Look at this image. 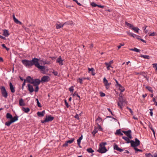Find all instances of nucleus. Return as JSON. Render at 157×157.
I'll return each mask as SVG.
<instances>
[{
	"instance_id": "54",
	"label": "nucleus",
	"mask_w": 157,
	"mask_h": 157,
	"mask_svg": "<svg viewBox=\"0 0 157 157\" xmlns=\"http://www.w3.org/2000/svg\"><path fill=\"white\" fill-rule=\"evenodd\" d=\"M88 70L89 71H91V72H93L94 71V69L93 67H91V68H90L88 67Z\"/></svg>"
},
{
	"instance_id": "28",
	"label": "nucleus",
	"mask_w": 157,
	"mask_h": 157,
	"mask_svg": "<svg viewBox=\"0 0 157 157\" xmlns=\"http://www.w3.org/2000/svg\"><path fill=\"white\" fill-rule=\"evenodd\" d=\"M146 88L149 91L151 92V93H153V90H152V88L151 87L148 86H146Z\"/></svg>"
},
{
	"instance_id": "58",
	"label": "nucleus",
	"mask_w": 157,
	"mask_h": 157,
	"mask_svg": "<svg viewBox=\"0 0 157 157\" xmlns=\"http://www.w3.org/2000/svg\"><path fill=\"white\" fill-rule=\"evenodd\" d=\"M75 118L78 120L79 119V117L78 115L77 114H76V115L75 116Z\"/></svg>"
},
{
	"instance_id": "26",
	"label": "nucleus",
	"mask_w": 157,
	"mask_h": 157,
	"mask_svg": "<svg viewBox=\"0 0 157 157\" xmlns=\"http://www.w3.org/2000/svg\"><path fill=\"white\" fill-rule=\"evenodd\" d=\"M140 57L144 58V59H149L150 56L148 55H141Z\"/></svg>"
},
{
	"instance_id": "48",
	"label": "nucleus",
	"mask_w": 157,
	"mask_h": 157,
	"mask_svg": "<svg viewBox=\"0 0 157 157\" xmlns=\"http://www.w3.org/2000/svg\"><path fill=\"white\" fill-rule=\"evenodd\" d=\"M96 121H99V122H101L102 121V119L100 116H98L96 120Z\"/></svg>"
},
{
	"instance_id": "15",
	"label": "nucleus",
	"mask_w": 157,
	"mask_h": 157,
	"mask_svg": "<svg viewBox=\"0 0 157 157\" xmlns=\"http://www.w3.org/2000/svg\"><path fill=\"white\" fill-rule=\"evenodd\" d=\"M26 82H28L30 84H32V82L33 81L34 79L33 78H32L30 76H28L26 78Z\"/></svg>"
},
{
	"instance_id": "51",
	"label": "nucleus",
	"mask_w": 157,
	"mask_h": 157,
	"mask_svg": "<svg viewBox=\"0 0 157 157\" xmlns=\"http://www.w3.org/2000/svg\"><path fill=\"white\" fill-rule=\"evenodd\" d=\"M73 1L75 2L79 6H81L82 5L79 2H78L77 0H72Z\"/></svg>"
},
{
	"instance_id": "27",
	"label": "nucleus",
	"mask_w": 157,
	"mask_h": 157,
	"mask_svg": "<svg viewBox=\"0 0 157 157\" xmlns=\"http://www.w3.org/2000/svg\"><path fill=\"white\" fill-rule=\"evenodd\" d=\"M125 24L127 25V26L129 27V29H132V28L134 26L133 25L131 24L130 23H128L127 22H125Z\"/></svg>"
},
{
	"instance_id": "10",
	"label": "nucleus",
	"mask_w": 157,
	"mask_h": 157,
	"mask_svg": "<svg viewBox=\"0 0 157 157\" xmlns=\"http://www.w3.org/2000/svg\"><path fill=\"white\" fill-rule=\"evenodd\" d=\"M114 80L116 83V86H118L119 87L120 90L121 92L124 91L125 90L124 88L121 84H119L118 82L116 79H114Z\"/></svg>"
},
{
	"instance_id": "43",
	"label": "nucleus",
	"mask_w": 157,
	"mask_h": 157,
	"mask_svg": "<svg viewBox=\"0 0 157 157\" xmlns=\"http://www.w3.org/2000/svg\"><path fill=\"white\" fill-rule=\"evenodd\" d=\"M97 128L96 127H95L94 130L92 132V133H94V134H96L98 132V131L97 130Z\"/></svg>"
},
{
	"instance_id": "46",
	"label": "nucleus",
	"mask_w": 157,
	"mask_h": 157,
	"mask_svg": "<svg viewBox=\"0 0 157 157\" xmlns=\"http://www.w3.org/2000/svg\"><path fill=\"white\" fill-rule=\"evenodd\" d=\"M127 108L129 111V112L131 113L132 115H133V112L132 111V109L131 108H129L128 107H127Z\"/></svg>"
},
{
	"instance_id": "32",
	"label": "nucleus",
	"mask_w": 157,
	"mask_h": 157,
	"mask_svg": "<svg viewBox=\"0 0 157 157\" xmlns=\"http://www.w3.org/2000/svg\"><path fill=\"white\" fill-rule=\"evenodd\" d=\"M0 89L1 90V93L6 91L5 87L4 86H1Z\"/></svg>"
},
{
	"instance_id": "52",
	"label": "nucleus",
	"mask_w": 157,
	"mask_h": 157,
	"mask_svg": "<svg viewBox=\"0 0 157 157\" xmlns=\"http://www.w3.org/2000/svg\"><path fill=\"white\" fill-rule=\"evenodd\" d=\"M69 90L70 92H73L74 91L73 86H71L69 88Z\"/></svg>"
},
{
	"instance_id": "53",
	"label": "nucleus",
	"mask_w": 157,
	"mask_h": 157,
	"mask_svg": "<svg viewBox=\"0 0 157 157\" xmlns=\"http://www.w3.org/2000/svg\"><path fill=\"white\" fill-rule=\"evenodd\" d=\"M134 51L136 52H140V50L136 48H134Z\"/></svg>"
},
{
	"instance_id": "22",
	"label": "nucleus",
	"mask_w": 157,
	"mask_h": 157,
	"mask_svg": "<svg viewBox=\"0 0 157 157\" xmlns=\"http://www.w3.org/2000/svg\"><path fill=\"white\" fill-rule=\"evenodd\" d=\"M19 104L20 106H25V104L24 103V100L22 98H21L19 100Z\"/></svg>"
},
{
	"instance_id": "57",
	"label": "nucleus",
	"mask_w": 157,
	"mask_h": 157,
	"mask_svg": "<svg viewBox=\"0 0 157 157\" xmlns=\"http://www.w3.org/2000/svg\"><path fill=\"white\" fill-rule=\"evenodd\" d=\"M68 143H67V142L66 141L65 142V143L64 144H63L62 146L63 147H67L68 146Z\"/></svg>"
},
{
	"instance_id": "8",
	"label": "nucleus",
	"mask_w": 157,
	"mask_h": 157,
	"mask_svg": "<svg viewBox=\"0 0 157 157\" xmlns=\"http://www.w3.org/2000/svg\"><path fill=\"white\" fill-rule=\"evenodd\" d=\"M40 80L38 78L34 79V80L32 82V84L34 86H38L41 82Z\"/></svg>"
},
{
	"instance_id": "29",
	"label": "nucleus",
	"mask_w": 157,
	"mask_h": 157,
	"mask_svg": "<svg viewBox=\"0 0 157 157\" xmlns=\"http://www.w3.org/2000/svg\"><path fill=\"white\" fill-rule=\"evenodd\" d=\"M127 34L129 36L133 37L134 38L135 37L136 34H135L134 33H132L130 32H127Z\"/></svg>"
},
{
	"instance_id": "61",
	"label": "nucleus",
	"mask_w": 157,
	"mask_h": 157,
	"mask_svg": "<svg viewBox=\"0 0 157 157\" xmlns=\"http://www.w3.org/2000/svg\"><path fill=\"white\" fill-rule=\"evenodd\" d=\"M153 67L154 68L157 67V63H154L152 64Z\"/></svg>"
},
{
	"instance_id": "40",
	"label": "nucleus",
	"mask_w": 157,
	"mask_h": 157,
	"mask_svg": "<svg viewBox=\"0 0 157 157\" xmlns=\"http://www.w3.org/2000/svg\"><path fill=\"white\" fill-rule=\"evenodd\" d=\"M76 96L78 98H80V96L78 95V94L76 91H75L73 94V96Z\"/></svg>"
},
{
	"instance_id": "50",
	"label": "nucleus",
	"mask_w": 157,
	"mask_h": 157,
	"mask_svg": "<svg viewBox=\"0 0 157 157\" xmlns=\"http://www.w3.org/2000/svg\"><path fill=\"white\" fill-rule=\"evenodd\" d=\"M99 94H100V96L101 97H104L105 95V94L104 93L102 92H100Z\"/></svg>"
},
{
	"instance_id": "60",
	"label": "nucleus",
	"mask_w": 157,
	"mask_h": 157,
	"mask_svg": "<svg viewBox=\"0 0 157 157\" xmlns=\"http://www.w3.org/2000/svg\"><path fill=\"white\" fill-rule=\"evenodd\" d=\"M135 37H136V39H138V40H140V39H141V38H140V37H141L140 36H139V35H136L135 36Z\"/></svg>"
},
{
	"instance_id": "21",
	"label": "nucleus",
	"mask_w": 157,
	"mask_h": 157,
	"mask_svg": "<svg viewBox=\"0 0 157 157\" xmlns=\"http://www.w3.org/2000/svg\"><path fill=\"white\" fill-rule=\"evenodd\" d=\"M40 62L42 63V64L44 65H45L46 64L49 65L51 64L50 61H44L43 59L40 60Z\"/></svg>"
},
{
	"instance_id": "49",
	"label": "nucleus",
	"mask_w": 157,
	"mask_h": 157,
	"mask_svg": "<svg viewBox=\"0 0 157 157\" xmlns=\"http://www.w3.org/2000/svg\"><path fill=\"white\" fill-rule=\"evenodd\" d=\"M64 102L65 104L66 105V107L67 108H68L70 105H69L68 103H67L66 100H64Z\"/></svg>"
},
{
	"instance_id": "24",
	"label": "nucleus",
	"mask_w": 157,
	"mask_h": 157,
	"mask_svg": "<svg viewBox=\"0 0 157 157\" xmlns=\"http://www.w3.org/2000/svg\"><path fill=\"white\" fill-rule=\"evenodd\" d=\"M22 110L26 113H28L30 111V109L28 107L25 108L24 107H22Z\"/></svg>"
},
{
	"instance_id": "45",
	"label": "nucleus",
	"mask_w": 157,
	"mask_h": 157,
	"mask_svg": "<svg viewBox=\"0 0 157 157\" xmlns=\"http://www.w3.org/2000/svg\"><path fill=\"white\" fill-rule=\"evenodd\" d=\"M149 35L150 36H154L156 35V33L155 32H153L152 33H150Z\"/></svg>"
},
{
	"instance_id": "31",
	"label": "nucleus",
	"mask_w": 157,
	"mask_h": 157,
	"mask_svg": "<svg viewBox=\"0 0 157 157\" xmlns=\"http://www.w3.org/2000/svg\"><path fill=\"white\" fill-rule=\"evenodd\" d=\"M86 151L89 153H92L93 152H94V151L93 150L92 148H88L86 150Z\"/></svg>"
},
{
	"instance_id": "7",
	"label": "nucleus",
	"mask_w": 157,
	"mask_h": 157,
	"mask_svg": "<svg viewBox=\"0 0 157 157\" xmlns=\"http://www.w3.org/2000/svg\"><path fill=\"white\" fill-rule=\"evenodd\" d=\"M103 83L106 89L108 90L109 88L110 85L111 84L110 82L108 83V80L106 79L105 77L103 79Z\"/></svg>"
},
{
	"instance_id": "34",
	"label": "nucleus",
	"mask_w": 157,
	"mask_h": 157,
	"mask_svg": "<svg viewBox=\"0 0 157 157\" xmlns=\"http://www.w3.org/2000/svg\"><path fill=\"white\" fill-rule=\"evenodd\" d=\"M83 79L82 78H79L77 80V82H79L80 84H82V83Z\"/></svg>"
},
{
	"instance_id": "12",
	"label": "nucleus",
	"mask_w": 157,
	"mask_h": 157,
	"mask_svg": "<svg viewBox=\"0 0 157 157\" xmlns=\"http://www.w3.org/2000/svg\"><path fill=\"white\" fill-rule=\"evenodd\" d=\"M45 119L47 122H48L52 121L54 119V117L51 115H49L48 116H46Z\"/></svg>"
},
{
	"instance_id": "3",
	"label": "nucleus",
	"mask_w": 157,
	"mask_h": 157,
	"mask_svg": "<svg viewBox=\"0 0 157 157\" xmlns=\"http://www.w3.org/2000/svg\"><path fill=\"white\" fill-rule=\"evenodd\" d=\"M106 144L107 143L106 142H102L100 143L99 149L97 150V151L101 154L106 152L108 150L105 146Z\"/></svg>"
},
{
	"instance_id": "47",
	"label": "nucleus",
	"mask_w": 157,
	"mask_h": 157,
	"mask_svg": "<svg viewBox=\"0 0 157 157\" xmlns=\"http://www.w3.org/2000/svg\"><path fill=\"white\" fill-rule=\"evenodd\" d=\"M91 5L93 7H95L97 6L98 5L96 4L94 2H93L91 4Z\"/></svg>"
},
{
	"instance_id": "9",
	"label": "nucleus",
	"mask_w": 157,
	"mask_h": 157,
	"mask_svg": "<svg viewBox=\"0 0 157 157\" xmlns=\"http://www.w3.org/2000/svg\"><path fill=\"white\" fill-rule=\"evenodd\" d=\"M50 78L48 76H43L41 78L40 81L42 82H47L49 81Z\"/></svg>"
},
{
	"instance_id": "17",
	"label": "nucleus",
	"mask_w": 157,
	"mask_h": 157,
	"mask_svg": "<svg viewBox=\"0 0 157 157\" xmlns=\"http://www.w3.org/2000/svg\"><path fill=\"white\" fill-rule=\"evenodd\" d=\"M3 35L6 36L7 37L10 35V33H9V32L8 30L7 29H4L3 30Z\"/></svg>"
},
{
	"instance_id": "5",
	"label": "nucleus",
	"mask_w": 157,
	"mask_h": 157,
	"mask_svg": "<svg viewBox=\"0 0 157 157\" xmlns=\"http://www.w3.org/2000/svg\"><path fill=\"white\" fill-rule=\"evenodd\" d=\"M118 99L119 102L117 103L118 105L121 109H122L124 106L123 105V103L125 102V100L124 99V98H123L122 96L120 95H119Z\"/></svg>"
},
{
	"instance_id": "42",
	"label": "nucleus",
	"mask_w": 157,
	"mask_h": 157,
	"mask_svg": "<svg viewBox=\"0 0 157 157\" xmlns=\"http://www.w3.org/2000/svg\"><path fill=\"white\" fill-rule=\"evenodd\" d=\"M2 47H3L4 48H5L6 50L7 51H9V48H7L5 44H2Z\"/></svg>"
},
{
	"instance_id": "30",
	"label": "nucleus",
	"mask_w": 157,
	"mask_h": 157,
	"mask_svg": "<svg viewBox=\"0 0 157 157\" xmlns=\"http://www.w3.org/2000/svg\"><path fill=\"white\" fill-rule=\"evenodd\" d=\"M2 96L5 98H7L8 97V93L7 91L2 93Z\"/></svg>"
},
{
	"instance_id": "2",
	"label": "nucleus",
	"mask_w": 157,
	"mask_h": 157,
	"mask_svg": "<svg viewBox=\"0 0 157 157\" xmlns=\"http://www.w3.org/2000/svg\"><path fill=\"white\" fill-rule=\"evenodd\" d=\"M6 117L7 119H10V121L6 122L5 123V125L8 127L10 126L11 124L18 120V117L17 115H16L13 117L12 115L9 113H6Z\"/></svg>"
},
{
	"instance_id": "25",
	"label": "nucleus",
	"mask_w": 157,
	"mask_h": 157,
	"mask_svg": "<svg viewBox=\"0 0 157 157\" xmlns=\"http://www.w3.org/2000/svg\"><path fill=\"white\" fill-rule=\"evenodd\" d=\"M132 29L134 30L136 33H138L139 31V29L137 27H135L134 26L132 28Z\"/></svg>"
},
{
	"instance_id": "59",
	"label": "nucleus",
	"mask_w": 157,
	"mask_h": 157,
	"mask_svg": "<svg viewBox=\"0 0 157 157\" xmlns=\"http://www.w3.org/2000/svg\"><path fill=\"white\" fill-rule=\"evenodd\" d=\"M65 6L67 8H69V9H70L71 8V7H73V6H71L68 5L67 4L65 5Z\"/></svg>"
},
{
	"instance_id": "19",
	"label": "nucleus",
	"mask_w": 157,
	"mask_h": 157,
	"mask_svg": "<svg viewBox=\"0 0 157 157\" xmlns=\"http://www.w3.org/2000/svg\"><path fill=\"white\" fill-rule=\"evenodd\" d=\"M58 22L59 23V24L56 23V29H58L60 28H62L64 25V24H62L61 23H60V22Z\"/></svg>"
},
{
	"instance_id": "13",
	"label": "nucleus",
	"mask_w": 157,
	"mask_h": 157,
	"mask_svg": "<svg viewBox=\"0 0 157 157\" xmlns=\"http://www.w3.org/2000/svg\"><path fill=\"white\" fill-rule=\"evenodd\" d=\"M113 62V60H112L110 61L109 63H105V64L106 66L107 67V69L108 70H110L109 67H110L112 68L113 67H112L111 66V65L112 64Z\"/></svg>"
},
{
	"instance_id": "62",
	"label": "nucleus",
	"mask_w": 157,
	"mask_h": 157,
	"mask_svg": "<svg viewBox=\"0 0 157 157\" xmlns=\"http://www.w3.org/2000/svg\"><path fill=\"white\" fill-rule=\"evenodd\" d=\"M19 21L17 19H15V20L14 21V22L17 24H18Z\"/></svg>"
},
{
	"instance_id": "55",
	"label": "nucleus",
	"mask_w": 157,
	"mask_h": 157,
	"mask_svg": "<svg viewBox=\"0 0 157 157\" xmlns=\"http://www.w3.org/2000/svg\"><path fill=\"white\" fill-rule=\"evenodd\" d=\"M145 155L146 157H150L151 156V155H152L150 153H146Z\"/></svg>"
},
{
	"instance_id": "6",
	"label": "nucleus",
	"mask_w": 157,
	"mask_h": 157,
	"mask_svg": "<svg viewBox=\"0 0 157 157\" xmlns=\"http://www.w3.org/2000/svg\"><path fill=\"white\" fill-rule=\"evenodd\" d=\"M122 132L129 138H130V139L132 138V131L131 130H129L128 131H122Z\"/></svg>"
},
{
	"instance_id": "35",
	"label": "nucleus",
	"mask_w": 157,
	"mask_h": 157,
	"mask_svg": "<svg viewBox=\"0 0 157 157\" xmlns=\"http://www.w3.org/2000/svg\"><path fill=\"white\" fill-rule=\"evenodd\" d=\"M121 133V129H119L116 130V132L115 134V135H119V134H120Z\"/></svg>"
},
{
	"instance_id": "1",
	"label": "nucleus",
	"mask_w": 157,
	"mask_h": 157,
	"mask_svg": "<svg viewBox=\"0 0 157 157\" xmlns=\"http://www.w3.org/2000/svg\"><path fill=\"white\" fill-rule=\"evenodd\" d=\"M40 60L38 58H34L32 60H29L27 59H23L22 60V63L25 67H31L33 65L40 70L43 71H44L45 70V67L40 65L39 63Z\"/></svg>"
},
{
	"instance_id": "39",
	"label": "nucleus",
	"mask_w": 157,
	"mask_h": 157,
	"mask_svg": "<svg viewBox=\"0 0 157 157\" xmlns=\"http://www.w3.org/2000/svg\"><path fill=\"white\" fill-rule=\"evenodd\" d=\"M83 138V136L82 135L77 140V142H78L79 143H81V140H82Z\"/></svg>"
},
{
	"instance_id": "36",
	"label": "nucleus",
	"mask_w": 157,
	"mask_h": 157,
	"mask_svg": "<svg viewBox=\"0 0 157 157\" xmlns=\"http://www.w3.org/2000/svg\"><path fill=\"white\" fill-rule=\"evenodd\" d=\"M72 24V21H68L66 22H65L63 24L64 25H71Z\"/></svg>"
},
{
	"instance_id": "56",
	"label": "nucleus",
	"mask_w": 157,
	"mask_h": 157,
	"mask_svg": "<svg viewBox=\"0 0 157 157\" xmlns=\"http://www.w3.org/2000/svg\"><path fill=\"white\" fill-rule=\"evenodd\" d=\"M54 75L55 76H57L58 75V73L56 71H54L52 72Z\"/></svg>"
},
{
	"instance_id": "16",
	"label": "nucleus",
	"mask_w": 157,
	"mask_h": 157,
	"mask_svg": "<svg viewBox=\"0 0 157 157\" xmlns=\"http://www.w3.org/2000/svg\"><path fill=\"white\" fill-rule=\"evenodd\" d=\"M27 86L28 87L27 89L29 91L30 93H32L34 91L33 87L32 85L30 84H28Z\"/></svg>"
},
{
	"instance_id": "14",
	"label": "nucleus",
	"mask_w": 157,
	"mask_h": 157,
	"mask_svg": "<svg viewBox=\"0 0 157 157\" xmlns=\"http://www.w3.org/2000/svg\"><path fill=\"white\" fill-rule=\"evenodd\" d=\"M56 62L58 63L60 65L62 66L63 65V60L61 58V56H59L56 59Z\"/></svg>"
},
{
	"instance_id": "33",
	"label": "nucleus",
	"mask_w": 157,
	"mask_h": 157,
	"mask_svg": "<svg viewBox=\"0 0 157 157\" xmlns=\"http://www.w3.org/2000/svg\"><path fill=\"white\" fill-rule=\"evenodd\" d=\"M36 101L37 105L39 107H41V105L38 99V98H36Z\"/></svg>"
},
{
	"instance_id": "38",
	"label": "nucleus",
	"mask_w": 157,
	"mask_h": 157,
	"mask_svg": "<svg viewBox=\"0 0 157 157\" xmlns=\"http://www.w3.org/2000/svg\"><path fill=\"white\" fill-rule=\"evenodd\" d=\"M134 150L135 151V153H136L138 151H140L141 152H142L143 151V150L141 149H140L137 148V147L136 148H135Z\"/></svg>"
},
{
	"instance_id": "64",
	"label": "nucleus",
	"mask_w": 157,
	"mask_h": 157,
	"mask_svg": "<svg viewBox=\"0 0 157 157\" xmlns=\"http://www.w3.org/2000/svg\"><path fill=\"white\" fill-rule=\"evenodd\" d=\"M151 157H157V154H155L151 155Z\"/></svg>"
},
{
	"instance_id": "44",
	"label": "nucleus",
	"mask_w": 157,
	"mask_h": 157,
	"mask_svg": "<svg viewBox=\"0 0 157 157\" xmlns=\"http://www.w3.org/2000/svg\"><path fill=\"white\" fill-rule=\"evenodd\" d=\"M35 86V90H34V91L36 92H37L39 90V86Z\"/></svg>"
},
{
	"instance_id": "23",
	"label": "nucleus",
	"mask_w": 157,
	"mask_h": 157,
	"mask_svg": "<svg viewBox=\"0 0 157 157\" xmlns=\"http://www.w3.org/2000/svg\"><path fill=\"white\" fill-rule=\"evenodd\" d=\"M122 138L127 142V143L128 144L130 143L131 140H130L129 139H130V138H129L128 137H127L124 136H123Z\"/></svg>"
},
{
	"instance_id": "4",
	"label": "nucleus",
	"mask_w": 157,
	"mask_h": 157,
	"mask_svg": "<svg viewBox=\"0 0 157 157\" xmlns=\"http://www.w3.org/2000/svg\"><path fill=\"white\" fill-rule=\"evenodd\" d=\"M135 141L132 140H131L130 142L131 143V146L133 147L134 149L140 145V141L137 138H135Z\"/></svg>"
},
{
	"instance_id": "18",
	"label": "nucleus",
	"mask_w": 157,
	"mask_h": 157,
	"mask_svg": "<svg viewBox=\"0 0 157 157\" xmlns=\"http://www.w3.org/2000/svg\"><path fill=\"white\" fill-rule=\"evenodd\" d=\"M10 87L11 91L12 93H14L15 91V88L13 87L11 82L10 83Z\"/></svg>"
},
{
	"instance_id": "37",
	"label": "nucleus",
	"mask_w": 157,
	"mask_h": 157,
	"mask_svg": "<svg viewBox=\"0 0 157 157\" xmlns=\"http://www.w3.org/2000/svg\"><path fill=\"white\" fill-rule=\"evenodd\" d=\"M74 140L75 139L74 138H71L70 140H68L67 141L68 144H71L73 142Z\"/></svg>"
},
{
	"instance_id": "11",
	"label": "nucleus",
	"mask_w": 157,
	"mask_h": 157,
	"mask_svg": "<svg viewBox=\"0 0 157 157\" xmlns=\"http://www.w3.org/2000/svg\"><path fill=\"white\" fill-rule=\"evenodd\" d=\"M113 149L118 151L121 152L124 151L123 149H121L119 147L118 145L115 143L114 144Z\"/></svg>"
},
{
	"instance_id": "63",
	"label": "nucleus",
	"mask_w": 157,
	"mask_h": 157,
	"mask_svg": "<svg viewBox=\"0 0 157 157\" xmlns=\"http://www.w3.org/2000/svg\"><path fill=\"white\" fill-rule=\"evenodd\" d=\"M19 21L17 19H15V20L14 21V22L17 24H18Z\"/></svg>"
},
{
	"instance_id": "20",
	"label": "nucleus",
	"mask_w": 157,
	"mask_h": 157,
	"mask_svg": "<svg viewBox=\"0 0 157 157\" xmlns=\"http://www.w3.org/2000/svg\"><path fill=\"white\" fill-rule=\"evenodd\" d=\"M45 113V110H43L41 112H37V115L39 117H42L44 116Z\"/></svg>"
},
{
	"instance_id": "41",
	"label": "nucleus",
	"mask_w": 157,
	"mask_h": 157,
	"mask_svg": "<svg viewBox=\"0 0 157 157\" xmlns=\"http://www.w3.org/2000/svg\"><path fill=\"white\" fill-rule=\"evenodd\" d=\"M97 124L98 126V129L99 130V131H103V129L101 127V125L99 124L98 123H97Z\"/></svg>"
}]
</instances>
